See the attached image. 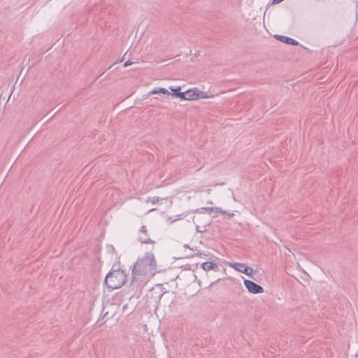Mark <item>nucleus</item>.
Instances as JSON below:
<instances>
[{
  "label": "nucleus",
  "instance_id": "f257e3e1",
  "mask_svg": "<svg viewBox=\"0 0 358 358\" xmlns=\"http://www.w3.org/2000/svg\"><path fill=\"white\" fill-rule=\"evenodd\" d=\"M157 269L155 258L153 254L146 253L145 255L138 259L133 266L131 273V284L138 287L140 283L152 278Z\"/></svg>",
  "mask_w": 358,
  "mask_h": 358
},
{
  "label": "nucleus",
  "instance_id": "f03ea898",
  "mask_svg": "<svg viewBox=\"0 0 358 358\" xmlns=\"http://www.w3.org/2000/svg\"><path fill=\"white\" fill-rule=\"evenodd\" d=\"M127 280V274L124 270L120 268L110 271L106 276L104 284L109 290L120 288Z\"/></svg>",
  "mask_w": 358,
  "mask_h": 358
},
{
  "label": "nucleus",
  "instance_id": "7ed1b4c3",
  "mask_svg": "<svg viewBox=\"0 0 358 358\" xmlns=\"http://www.w3.org/2000/svg\"><path fill=\"white\" fill-rule=\"evenodd\" d=\"M244 285L250 293L260 294L264 292V288L262 286L250 280H245Z\"/></svg>",
  "mask_w": 358,
  "mask_h": 358
},
{
  "label": "nucleus",
  "instance_id": "20e7f679",
  "mask_svg": "<svg viewBox=\"0 0 358 358\" xmlns=\"http://www.w3.org/2000/svg\"><path fill=\"white\" fill-rule=\"evenodd\" d=\"M231 266L234 268L235 270L241 273H243L248 276H251L253 272V269L251 267L248 266H246V264L243 263L235 262L231 264Z\"/></svg>",
  "mask_w": 358,
  "mask_h": 358
},
{
  "label": "nucleus",
  "instance_id": "39448f33",
  "mask_svg": "<svg viewBox=\"0 0 358 358\" xmlns=\"http://www.w3.org/2000/svg\"><path fill=\"white\" fill-rule=\"evenodd\" d=\"M163 294L164 292L162 291L161 288L159 287H157L149 291L147 294V297L152 299L155 303H158L163 296Z\"/></svg>",
  "mask_w": 358,
  "mask_h": 358
},
{
  "label": "nucleus",
  "instance_id": "423d86ee",
  "mask_svg": "<svg viewBox=\"0 0 358 358\" xmlns=\"http://www.w3.org/2000/svg\"><path fill=\"white\" fill-rule=\"evenodd\" d=\"M138 241L142 243H152L155 242L150 238L148 236V231L145 226H142L139 230Z\"/></svg>",
  "mask_w": 358,
  "mask_h": 358
},
{
  "label": "nucleus",
  "instance_id": "0eeeda50",
  "mask_svg": "<svg viewBox=\"0 0 358 358\" xmlns=\"http://www.w3.org/2000/svg\"><path fill=\"white\" fill-rule=\"evenodd\" d=\"M113 304H110L109 306H103V308L102 309V317H101L102 323H106L108 320H109L110 318H112L114 316L115 313L113 311L110 312L108 310H107L110 307H113Z\"/></svg>",
  "mask_w": 358,
  "mask_h": 358
},
{
  "label": "nucleus",
  "instance_id": "6e6552de",
  "mask_svg": "<svg viewBox=\"0 0 358 358\" xmlns=\"http://www.w3.org/2000/svg\"><path fill=\"white\" fill-rule=\"evenodd\" d=\"M274 38L276 40L280 41L286 44L292 45H298L299 44V43L298 41H295L294 39H293L292 38H289V37H287L285 36L275 35Z\"/></svg>",
  "mask_w": 358,
  "mask_h": 358
},
{
  "label": "nucleus",
  "instance_id": "1a4fd4ad",
  "mask_svg": "<svg viewBox=\"0 0 358 358\" xmlns=\"http://www.w3.org/2000/svg\"><path fill=\"white\" fill-rule=\"evenodd\" d=\"M186 100H196L199 98V90L196 88L190 89L185 92Z\"/></svg>",
  "mask_w": 358,
  "mask_h": 358
},
{
  "label": "nucleus",
  "instance_id": "9d476101",
  "mask_svg": "<svg viewBox=\"0 0 358 358\" xmlns=\"http://www.w3.org/2000/svg\"><path fill=\"white\" fill-rule=\"evenodd\" d=\"M201 268L206 271H208L210 270L218 271L219 269L217 264L210 262H203L201 264Z\"/></svg>",
  "mask_w": 358,
  "mask_h": 358
},
{
  "label": "nucleus",
  "instance_id": "9b49d317",
  "mask_svg": "<svg viewBox=\"0 0 358 358\" xmlns=\"http://www.w3.org/2000/svg\"><path fill=\"white\" fill-rule=\"evenodd\" d=\"M164 94L167 95H171V93H170L166 89L163 87H157L155 88L152 91L149 92V94Z\"/></svg>",
  "mask_w": 358,
  "mask_h": 358
},
{
  "label": "nucleus",
  "instance_id": "f8f14e48",
  "mask_svg": "<svg viewBox=\"0 0 358 358\" xmlns=\"http://www.w3.org/2000/svg\"><path fill=\"white\" fill-rule=\"evenodd\" d=\"M214 210H215V208L213 207H203L197 210V211H199L201 213L206 212L209 214H210Z\"/></svg>",
  "mask_w": 358,
  "mask_h": 358
},
{
  "label": "nucleus",
  "instance_id": "ddd939ff",
  "mask_svg": "<svg viewBox=\"0 0 358 358\" xmlns=\"http://www.w3.org/2000/svg\"><path fill=\"white\" fill-rule=\"evenodd\" d=\"M210 224L207 223L203 226H196V231L199 233H203L207 230V227H209Z\"/></svg>",
  "mask_w": 358,
  "mask_h": 358
},
{
  "label": "nucleus",
  "instance_id": "4468645a",
  "mask_svg": "<svg viewBox=\"0 0 358 358\" xmlns=\"http://www.w3.org/2000/svg\"><path fill=\"white\" fill-rule=\"evenodd\" d=\"M139 327H141V328L143 329V330H144L143 331V334H146L148 336L150 335V334L153 335V331H150V329H149V328H148L147 324H141L139 325Z\"/></svg>",
  "mask_w": 358,
  "mask_h": 358
},
{
  "label": "nucleus",
  "instance_id": "2eb2a0df",
  "mask_svg": "<svg viewBox=\"0 0 358 358\" xmlns=\"http://www.w3.org/2000/svg\"><path fill=\"white\" fill-rule=\"evenodd\" d=\"M170 90L173 92L171 95L177 96V94L180 92L181 87L178 86L177 87H170Z\"/></svg>",
  "mask_w": 358,
  "mask_h": 358
},
{
  "label": "nucleus",
  "instance_id": "dca6fc26",
  "mask_svg": "<svg viewBox=\"0 0 358 358\" xmlns=\"http://www.w3.org/2000/svg\"><path fill=\"white\" fill-rule=\"evenodd\" d=\"M176 97H179L182 100H186V94H185V92H180L177 94V96Z\"/></svg>",
  "mask_w": 358,
  "mask_h": 358
},
{
  "label": "nucleus",
  "instance_id": "f3484780",
  "mask_svg": "<svg viewBox=\"0 0 358 358\" xmlns=\"http://www.w3.org/2000/svg\"><path fill=\"white\" fill-rule=\"evenodd\" d=\"M209 97L210 96H208L205 92L199 91V98L207 99V98H209Z\"/></svg>",
  "mask_w": 358,
  "mask_h": 358
},
{
  "label": "nucleus",
  "instance_id": "a211bd4d",
  "mask_svg": "<svg viewBox=\"0 0 358 358\" xmlns=\"http://www.w3.org/2000/svg\"><path fill=\"white\" fill-rule=\"evenodd\" d=\"M215 211L219 212L222 215H227L228 213L226 210H222L221 208L217 207H215Z\"/></svg>",
  "mask_w": 358,
  "mask_h": 358
},
{
  "label": "nucleus",
  "instance_id": "6ab92c4d",
  "mask_svg": "<svg viewBox=\"0 0 358 358\" xmlns=\"http://www.w3.org/2000/svg\"><path fill=\"white\" fill-rule=\"evenodd\" d=\"M131 64H133V62H131L130 60H127V61H126V62H124V67H127V66H128L131 65Z\"/></svg>",
  "mask_w": 358,
  "mask_h": 358
},
{
  "label": "nucleus",
  "instance_id": "aec40b11",
  "mask_svg": "<svg viewBox=\"0 0 358 358\" xmlns=\"http://www.w3.org/2000/svg\"><path fill=\"white\" fill-rule=\"evenodd\" d=\"M283 0H273V4H278L282 1Z\"/></svg>",
  "mask_w": 358,
  "mask_h": 358
},
{
  "label": "nucleus",
  "instance_id": "412c9836",
  "mask_svg": "<svg viewBox=\"0 0 358 358\" xmlns=\"http://www.w3.org/2000/svg\"><path fill=\"white\" fill-rule=\"evenodd\" d=\"M227 215L229 217H231L234 216V213H227Z\"/></svg>",
  "mask_w": 358,
  "mask_h": 358
},
{
  "label": "nucleus",
  "instance_id": "4be33fe9",
  "mask_svg": "<svg viewBox=\"0 0 358 358\" xmlns=\"http://www.w3.org/2000/svg\"><path fill=\"white\" fill-rule=\"evenodd\" d=\"M127 304H125V305H124V306H123L122 309H123V310H124V309H126V308H127Z\"/></svg>",
  "mask_w": 358,
  "mask_h": 358
},
{
  "label": "nucleus",
  "instance_id": "5701e85b",
  "mask_svg": "<svg viewBox=\"0 0 358 358\" xmlns=\"http://www.w3.org/2000/svg\"><path fill=\"white\" fill-rule=\"evenodd\" d=\"M102 74L99 75L97 76V78H96V80H97L99 78H100V76H101Z\"/></svg>",
  "mask_w": 358,
  "mask_h": 358
},
{
  "label": "nucleus",
  "instance_id": "b1692460",
  "mask_svg": "<svg viewBox=\"0 0 358 358\" xmlns=\"http://www.w3.org/2000/svg\"><path fill=\"white\" fill-rule=\"evenodd\" d=\"M59 112V110H57L55 112V114H57Z\"/></svg>",
  "mask_w": 358,
  "mask_h": 358
},
{
  "label": "nucleus",
  "instance_id": "393cba45",
  "mask_svg": "<svg viewBox=\"0 0 358 358\" xmlns=\"http://www.w3.org/2000/svg\"><path fill=\"white\" fill-rule=\"evenodd\" d=\"M59 112V110H57L55 112V114H57Z\"/></svg>",
  "mask_w": 358,
  "mask_h": 358
},
{
  "label": "nucleus",
  "instance_id": "a878e982",
  "mask_svg": "<svg viewBox=\"0 0 358 358\" xmlns=\"http://www.w3.org/2000/svg\"><path fill=\"white\" fill-rule=\"evenodd\" d=\"M59 112V110H57L55 112V114H57Z\"/></svg>",
  "mask_w": 358,
  "mask_h": 358
},
{
  "label": "nucleus",
  "instance_id": "bb28decb",
  "mask_svg": "<svg viewBox=\"0 0 358 358\" xmlns=\"http://www.w3.org/2000/svg\"><path fill=\"white\" fill-rule=\"evenodd\" d=\"M59 112V110H57L55 112V114H57Z\"/></svg>",
  "mask_w": 358,
  "mask_h": 358
},
{
  "label": "nucleus",
  "instance_id": "cd10ccee",
  "mask_svg": "<svg viewBox=\"0 0 358 358\" xmlns=\"http://www.w3.org/2000/svg\"><path fill=\"white\" fill-rule=\"evenodd\" d=\"M156 202V199H154V201H152V203H155Z\"/></svg>",
  "mask_w": 358,
  "mask_h": 358
},
{
  "label": "nucleus",
  "instance_id": "c85d7f7f",
  "mask_svg": "<svg viewBox=\"0 0 358 358\" xmlns=\"http://www.w3.org/2000/svg\"><path fill=\"white\" fill-rule=\"evenodd\" d=\"M156 202V199H154V201H152V203H155Z\"/></svg>",
  "mask_w": 358,
  "mask_h": 358
}]
</instances>
